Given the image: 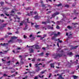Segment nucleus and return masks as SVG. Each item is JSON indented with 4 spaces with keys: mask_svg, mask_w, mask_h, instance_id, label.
Here are the masks:
<instances>
[{
    "mask_svg": "<svg viewBox=\"0 0 79 79\" xmlns=\"http://www.w3.org/2000/svg\"><path fill=\"white\" fill-rule=\"evenodd\" d=\"M11 38L12 39L8 41L9 43L12 44L13 43H14V42H16V41L14 39H17L18 37H17L16 36H13L11 37Z\"/></svg>",
    "mask_w": 79,
    "mask_h": 79,
    "instance_id": "nucleus-1",
    "label": "nucleus"
},
{
    "mask_svg": "<svg viewBox=\"0 0 79 79\" xmlns=\"http://www.w3.org/2000/svg\"><path fill=\"white\" fill-rule=\"evenodd\" d=\"M34 47H35L36 49H40V48L39 47V46L35 44L33 45V46H29V47H32V48H33Z\"/></svg>",
    "mask_w": 79,
    "mask_h": 79,
    "instance_id": "nucleus-2",
    "label": "nucleus"
},
{
    "mask_svg": "<svg viewBox=\"0 0 79 79\" xmlns=\"http://www.w3.org/2000/svg\"><path fill=\"white\" fill-rule=\"evenodd\" d=\"M63 56V54H56V56L55 57H54V58H59L60 57H61V56Z\"/></svg>",
    "mask_w": 79,
    "mask_h": 79,
    "instance_id": "nucleus-3",
    "label": "nucleus"
},
{
    "mask_svg": "<svg viewBox=\"0 0 79 79\" xmlns=\"http://www.w3.org/2000/svg\"><path fill=\"white\" fill-rule=\"evenodd\" d=\"M46 70H44L43 71H42L40 73V74L38 75V76H39V77L40 78H42L44 77V75H42V74H44L45 71H46Z\"/></svg>",
    "mask_w": 79,
    "mask_h": 79,
    "instance_id": "nucleus-4",
    "label": "nucleus"
},
{
    "mask_svg": "<svg viewBox=\"0 0 79 79\" xmlns=\"http://www.w3.org/2000/svg\"><path fill=\"white\" fill-rule=\"evenodd\" d=\"M42 7H45V8H47V7L52 8V6H50L48 4H42Z\"/></svg>",
    "mask_w": 79,
    "mask_h": 79,
    "instance_id": "nucleus-5",
    "label": "nucleus"
},
{
    "mask_svg": "<svg viewBox=\"0 0 79 79\" xmlns=\"http://www.w3.org/2000/svg\"><path fill=\"white\" fill-rule=\"evenodd\" d=\"M60 14V12H56L54 13L53 15H52V17H55L56 15Z\"/></svg>",
    "mask_w": 79,
    "mask_h": 79,
    "instance_id": "nucleus-6",
    "label": "nucleus"
},
{
    "mask_svg": "<svg viewBox=\"0 0 79 79\" xmlns=\"http://www.w3.org/2000/svg\"><path fill=\"white\" fill-rule=\"evenodd\" d=\"M0 45H1V46H3V47H6V46L8 45V43L6 44H5V43H4L3 44L1 43L0 44Z\"/></svg>",
    "mask_w": 79,
    "mask_h": 79,
    "instance_id": "nucleus-7",
    "label": "nucleus"
},
{
    "mask_svg": "<svg viewBox=\"0 0 79 79\" xmlns=\"http://www.w3.org/2000/svg\"><path fill=\"white\" fill-rule=\"evenodd\" d=\"M29 37L31 39V40H34L35 39V37L33 36L32 34L30 35Z\"/></svg>",
    "mask_w": 79,
    "mask_h": 79,
    "instance_id": "nucleus-8",
    "label": "nucleus"
},
{
    "mask_svg": "<svg viewBox=\"0 0 79 79\" xmlns=\"http://www.w3.org/2000/svg\"><path fill=\"white\" fill-rule=\"evenodd\" d=\"M78 46H77L75 47L72 46L71 48H70V50H72L73 49H76V48H77Z\"/></svg>",
    "mask_w": 79,
    "mask_h": 79,
    "instance_id": "nucleus-9",
    "label": "nucleus"
},
{
    "mask_svg": "<svg viewBox=\"0 0 79 79\" xmlns=\"http://www.w3.org/2000/svg\"><path fill=\"white\" fill-rule=\"evenodd\" d=\"M14 15H15V11H14V10H12L10 12V15H11V16H14Z\"/></svg>",
    "mask_w": 79,
    "mask_h": 79,
    "instance_id": "nucleus-10",
    "label": "nucleus"
},
{
    "mask_svg": "<svg viewBox=\"0 0 79 79\" xmlns=\"http://www.w3.org/2000/svg\"><path fill=\"white\" fill-rule=\"evenodd\" d=\"M40 18V17L38 16V15H36L34 17V18L35 19H39V18Z\"/></svg>",
    "mask_w": 79,
    "mask_h": 79,
    "instance_id": "nucleus-11",
    "label": "nucleus"
},
{
    "mask_svg": "<svg viewBox=\"0 0 79 79\" xmlns=\"http://www.w3.org/2000/svg\"><path fill=\"white\" fill-rule=\"evenodd\" d=\"M40 64H41V65H42V64L40 63V64H35V68H37V67H38H38H38V65L39 66V65H40Z\"/></svg>",
    "mask_w": 79,
    "mask_h": 79,
    "instance_id": "nucleus-12",
    "label": "nucleus"
},
{
    "mask_svg": "<svg viewBox=\"0 0 79 79\" xmlns=\"http://www.w3.org/2000/svg\"><path fill=\"white\" fill-rule=\"evenodd\" d=\"M52 40H54L55 41H57V39H56V37L55 36H54L52 38Z\"/></svg>",
    "mask_w": 79,
    "mask_h": 79,
    "instance_id": "nucleus-13",
    "label": "nucleus"
},
{
    "mask_svg": "<svg viewBox=\"0 0 79 79\" xmlns=\"http://www.w3.org/2000/svg\"><path fill=\"white\" fill-rule=\"evenodd\" d=\"M30 53H34V50L32 49H29Z\"/></svg>",
    "mask_w": 79,
    "mask_h": 79,
    "instance_id": "nucleus-14",
    "label": "nucleus"
},
{
    "mask_svg": "<svg viewBox=\"0 0 79 79\" xmlns=\"http://www.w3.org/2000/svg\"><path fill=\"white\" fill-rule=\"evenodd\" d=\"M32 16V15H33V11H30V14H28V15L29 16Z\"/></svg>",
    "mask_w": 79,
    "mask_h": 79,
    "instance_id": "nucleus-15",
    "label": "nucleus"
},
{
    "mask_svg": "<svg viewBox=\"0 0 79 79\" xmlns=\"http://www.w3.org/2000/svg\"><path fill=\"white\" fill-rule=\"evenodd\" d=\"M7 24H8V23H3L2 24V26L3 27H5L6 26Z\"/></svg>",
    "mask_w": 79,
    "mask_h": 79,
    "instance_id": "nucleus-16",
    "label": "nucleus"
},
{
    "mask_svg": "<svg viewBox=\"0 0 79 79\" xmlns=\"http://www.w3.org/2000/svg\"><path fill=\"white\" fill-rule=\"evenodd\" d=\"M38 55L40 56H42L44 55V52H42V53L38 54Z\"/></svg>",
    "mask_w": 79,
    "mask_h": 79,
    "instance_id": "nucleus-17",
    "label": "nucleus"
},
{
    "mask_svg": "<svg viewBox=\"0 0 79 79\" xmlns=\"http://www.w3.org/2000/svg\"><path fill=\"white\" fill-rule=\"evenodd\" d=\"M54 63H53V64H51L50 65H51V68H54Z\"/></svg>",
    "mask_w": 79,
    "mask_h": 79,
    "instance_id": "nucleus-18",
    "label": "nucleus"
},
{
    "mask_svg": "<svg viewBox=\"0 0 79 79\" xmlns=\"http://www.w3.org/2000/svg\"><path fill=\"white\" fill-rule=\"evenodd\" d=\"M60 79H63V78L62 77V75H60L58 78V79H60Z\"/></svg>",
    "mask_w": 79,
    "mask_h": 79,
    "instance_id": "nucleus-19",
    "label": "nucleus"
},
{
    "mask_svg": "<svg viewBox=\"0 0 79 79\" xmlns=\"http://www.w3.org/2000/svg\"><path fill=\"white\" fill-rule=\"evenodd\" d=\"M60 32H58V33L54 34V36H58V35H60Z\"/></svg>",
    "mask_w": 79,
    "mask_h": 79,
    "instance_id": "nucleus-20",
    "label": "nucleus"
},
{
    "mask_svg": "<svg viewBox=\"0 0 79 79\" xmlns=\"http://www.w3.org/2000/svg\"><path fill=\"white\" fill-rule=\"evenodd\" d=\"M11 71L10 72L11 73H15V69H12V70H11Z\"/></svg>",
    "mask_w": 79,
    "mask_h": 79,
    "instance_id": "nucleus-21",
    "label": "nucleus"
},
{
    "mask_svg": "<svg viewBox=\"0 0 79 79\" xmlns=\"http://www.w3.org/2000/svg\"><path fill=\"white\" fill-rule=\"evenodd\" d=\"M73 77L74 79H77L78 77L76 76L73 75Z\"/></svg>",
    "mask_w": 79,
    "mask_h": 79,
    "instance_id": "nucleus-22",
    "label": "nucleus"
},
{
    "mask_svg": "<svg viewBox=\"0 0 79 79\" xmlns=\"http://www.w3.org/2000/svg\"><path fill=\"white\" fill-rule=\"evenodd\" d=\"M67 55H73V53H72V52H71L70 53H68Z\"/></svg>",
    "mask_w": 79,
    "mask_h": 79,
    "instance_id": "nucleus-23",
    "label": "nucleus"
},
{
    "mask_svg": "<svg viewBox=\"0 0 79 79\" xmlns=\"http://www.w3.org/2000/svg\"><path fill=\"white\" fill-rule=\"evenodd\" d=\"M38 69L36 70V72H37V73H38V72H39V70H40V67H38Z\"/></svg>",
    "mask_w": 79,
    "mask_h": 79,
    "instance_id": "nucleus-24",
    "label": "nucleus"
},
{
    "mask_svg": "<svg viewBox=\"0 0 79 79\" xmlns=\"http://www.w3.org/2000/svg\"><path fill=\"white\" fill-rule=\"evenodd\" d=\"M3 29V27H0V31H2Z\"/></svg>",
    "mask_w": 79,
    "mask_h": 79,
    "instance_id": "nucleus-25",
    "label": "nucleus"
},
{
    "mask_svg": "<svg viewBox=\"0 0 79 79\" xmlns=\"http://www.w3.org/2000/svg\"><path fill=\"white\" fill-rule=\"evenodd\" d=\"M26 22L28 23H31V22H29V18H27V19L26 20Z\"/></svg>",
    "mask_w": 79,
    "mask_h": 79,
    "instance_id": "nucleus-26",
    "label": "nucleus"
},
{
    "mask_svg": "<svg viewBox=\"0 0 79 79\" xmlns=\"http://www.w3.org/2000/svg\"><path fill=\"white\" fill-rule=\"evenodd\" d=\"M31 10V7H29L27 8H26V10Z\"/></svg>",
    "mask_w": 79,
    "mask_h": 79,
    "instance_id": "nucleus-27",
    "label": "nucleus"
},
{
    "mask_svg": "<svg viewBox=\"0 0 79 79\" xmlns=\"http://www.w3.org/2000/svg\"><path fill=\"white\" fill-rule=\"evenodd\" d=\"M23 58H22L21 59V62L22 64H24V62L23 61Z\"/></svg>",
    "mask_w": 79,
    "mask_h": 79,
    "instance_id": "nucleus-28",
    "label": "nucleus"
},
{
    "mask_svg": "<svg viewBox=\"0 0 79 79\" xmlns=\"http://www.w3.org/2000/svg\"><path fill=\"white\" fill-rule=\"evenodd\" d=\"M70 35H72V34H70L69 35V36L68 37V38H69V39H71L72 38V37H70Z\"/></svg>",
    "mask_w": 79,
    "mask_h": 79,
    "instance_id": "nucleus-29",
    "label": "nucleus"
},
{
    "mask_svg": "<svg viewBox=\"0 0 79 79\" xmlns=\"http://www.w3.org/2000/svg\"><path fill=\"white\" fill-rule=\"evenodd\" d=\"M27 26H26L23 29V30L26 31V30H27Z\"/></svg>",
    "mask_w": 79,
    "mask_h": 79,
    "instance_id": "nucleus-30",
    "label": "nucleus"
},
{
    "mask_svg": "<svg viewBox=\"0 0 79 79\" xmlns=\"http://www.w3.org/2000/svg\"><path fill=\"white\" fill-rule=\"evenodd\" d=\"M42 23L43 24H46L47 23V22H43Z\"/></svg>",
    "mask_w": 79,
    "mask_h": 79,
    "instance_id": "nucleus-31",
    "label": "nucleus"
},
{
    "mask_svg": "<svg viewBox=\"0 0 79 79\" xmlns=\"http://www.w3.org/2000/svg\"><path fill=\"white\" fill-rule=\"evenodd\" d=\"M35 28H37V27H39V25H36L35 26Z\"/></svg>",
    "mask_w": 79,
    "mask_h": 79,
    "instance_id": "nucleus-32",
    "label": "nucleus"
},
{
    "mask_svg": "<svg viewBox=\"0 0 79 79\" xmlns=\"http://www.w3.org/2000/svg\"><path fill=\"white\" fill-rule=\"evenodd\" d=\"M17 40L18 42H19V43L22 42V40H19V39H17Z\"/></svg>",
    "mask_w": 79,
    "mask_h": 79,
    "instance_id": "nucleus-33",
    "label": "nucleus"
},
{
    "mask_svg": "<svg viewBox=\"0 0 79 79\" xmlns=\"http://www.w3.org/2000/svg\"><path fill=\"white\" fill-rule=\"evenodd\" d=\"M69 6L68 5H65V7H66L67 8H69Z\"/></svg>",
    "mask_w": 79,
    "mask_h": 79,
    "instance_id": "nucleus-34",
    "label": "nucleus"
},
{
    "mask_svg": "<svg viewBox=\"0 0 79 79\" xmlns=\"http://www.w3.org/2000/svg\"><path fill=\"white\" fill-rule=\"evenodd\" d=\"M16 50H21V48H19L18 47H17V48H16Z\"/></svg>",
    "mask_w": 79,
    "mask_h": 79,
    "instance_id": "nucleus-35",
    "label": "nucleus"
},
{
    "mask_svg": "<svg viewBox=\"0 0 79 79\" xmlns=\"http://www.w3.org/2000/svg\"><path fill=\"white\" fill-rule=\"evenodd\" d=\"M50 33H51V35H53L54 33L53 32H50Z\"/></svg>",
    "mask_w": 79,
    "mask_h": 79,
    "instance_id": "nucleus-36",
    "label": "nucleus"
},
{
    "mask_svg": "<svg viewBox=\"0 0 79 79\" xmlns=\"http://www.w3.org/2000/svg\"><path fill=\"white\" fill-rule=\"evenodd\" d=\"M4 21L3 20H2L0 19V23H3Z\"/></svg>",
    "mask_w": 79,
    "mask_h": 79,
    "instance_id": "nucleus-37",
    "label": "nucleus"
},
{
    "mask_svg": "<svg viewBox=\"0 0 79 79\" xmlns=\"http://www.w3.org/2000/svg\"><path fill=\"white\" fill-rule=\"evenodd\" d=\"M39 78V77L37 76H36L34 78V79H38Z\"/></svg>",
    "mask_w": 79,
    "mask_h": 79,
    "instance_id": "nucleus-38",
    "label": "nucleus"
},
{
    "mask_svg": "<svg viewBox=\"0 0 79 79\" xmlns=\"http://www.w3.org/2000/svg\"><path fill=\"white\" fill-rule=\"evenodd\" d=\"M42 29H45V30H47V28H46L45 27H42Z\"/></svg>",
    "mask_w": 79,
    "mask_h": 79,
    "instance_id": "nucleus-39",
    "label": "nucleus"
},
{
    "mask_svg": "<svg viewBox=\"0 0 79 79\" xmlns=\"http://www.w3.org/2000/svg\"><path fill=\"white\" fill-rule=\"evenodd\" d=\"M15 17L16 18H17V19H20V18H18V16L16 15H15Z\"/></svg>",
    "mask_w": 79,
    "mask_h": 79,
    "instance_id": "nucleus-40",
    "label": "nucleus"
},
{
    "mask_svg": "<svg viewBox=\"0 0 79 79\" xmlns=\"http://www.w3.org/2000/svg\"><path fill=\"white\" fill-rule=\"evenodd\" d=\"M8 51H9V50H7V51H4V52H4V54L5 53H7V52H8Z\"/></svg>",
    "mask_w": 79,
    "mask_h": 79,
    "instance_id": "nucleus-41",
    "label": "nucleus"
},
{
    "mask_svg": "<svg viewBox=\"0 0 79 79\" xmlns=\"http://www.w3.org/2000/svg\"><path fill=\"white\" fill-rule=\"evenodd\" d=\"M31 61H35V59L33 58Z\"/></svg>",
    "mask_w": 79,
    "mask_h": 79,
    "instance_id": "nucleus-42",
    "label": "nucleus"
},
{
    "mask_svg": "<svg viewBox=\"0 0 79 79\" xmlns=\"http://www.w3.org/2000/svg\"><path fill=\"white\" fill-rule=\"evenodd\" d=\"M30 76L33 77V76H34V75L32 74V73H30Z\"/></svg>",
    "mask_w": 79,
    "mask_h": 79,
    "instance_id": "nucleus-43",
    "label": "nucleus"
},
{
    "mask_svg": "<svg viewBox=\"0 0 79 79\" xmlns=\"http://www.w3.org/2000/svg\"><path fill=\"white\" fill-rule=\"evenodd\" d=\"M23 37L24 39H26L27 38V36H26V35H24Z\"/></svg>",
    "mask_w": 79,
    "mask_h": 79,
    "instance_id": "nucleus-44",
    "label": "nucleus"
},
{
    "mask_svg": "<svg viewBox=\"0 0 79 79\" xmlns=\"http://www.w3.org/2000/svg\"><path fill=\"white\" fill-rule=\"evenodd\" d=\"M31 74H35V72L34 71L32 72L31 73Z\"/></svg>",
    "mask_w": 79,
    "mask_h": 79,
    "instance_id": "nucleus-45",
    "label": "nucleus"
},
{
    "mask_svg": "<svg viewBox=\"0 0 79 79\" xmlns=\"http://www.w3.org/2000/svg\"><path fill=\"white\" fill-rule=\"evenodd\" d=\"M50 23V21L49 20H48L47 22H46V23Z\"/></svg>",
    "mask_w": 79,
    "mask_h": 79,
    "instance_id": "nucleus-46",
    "label": "nucleus"
},
{
    "mask_svg": "<svg viewBox=\"0 0 79 79\" xmlns=\"http://www.w3.org/2000/svg\"><path fill=\"white\" fill-rule=\"evenodd\" d=\"M56 29H60V27L58 26H57L56 27Z\"/></svg>",
    "mask_w": 79,
    "mask_h": 79,
    "instance_id": "nucleus-47",
    "label": "nucleus"
},
{
    "mask_svg": "<svg viewBox=\"0 0 79 79\" xmlns=\"http://www.w3.org/2000/svg\"><path fill=\"white\" fill-rule=\"evenodd\" d=\"M61 5H62L61 4H59L57 5V6H61Z\"/></svg>",
    "mask_w": 79,
    "mask_h": 79,
    "instance_id": "nucleus-48",
    "label": "nucleus"
},
{
    "mask_svg": "<svg viewBox=\"0 0 79 79\" xmlns=\"http://www.w3.org/2000/svg\"><path fill=\"white\" fill-rule=\"evenodd\" d=\"M51 27V26H48V29H50Z\"/></svg>",
    "mask_w": 79,
    "mask_h": 79,
    "instance_id": "nucleus-49",
    "label": "nucleus"
},
{
    "mask_svg": "<svg viewBox=\"0 0 79 79\" xmlns=\"http://www.w3.org/2000/svg\"><path fill=\"white\" fill-rule=\"evenodd\" d=\"M67 28H68L69 29H71V27L70 26H69L67 27Z\"/></svg>",
    "mask_w": 79,
    "mask_h": 79,
    "instance_id": "nucleus-50",
    "label": "nucleus"
},
{
    "mask_svg": "<svg viewBox=\"0 0 79 79\" xmlns=\"http://www.w3.org/2000/svg\"><path fill=\"white\" fill-rule=\"evenodd\" d=\"M1 16H5L4 15H3V14H1L0 15Z\"/></svg>",
    "mask_w": 79,
    "mask_h": 79,
    "instance_id": "nucleus-51",
    "label": "nucleus"
},
{
    "mask_svg": "<svg viewBox=\"0 0 79 79\" xmlns=\"http://www.w3.org/2000/svg\"><path fill=\"white\" fill-rule=\"evenodd\" d=\"M3 76L5 77V76H7V75H6V74H3Z\"/></svg>",
    "mask_w": 79,
    "mask_h": 79,
    "instance_id": "nucleus-52",
    "label": "nucleus"
},
{
    "mask_svg": "<svg viewBox=\"0 0 79 79\" xmlns=\"http://www.w3.org/2000/svg\"><path fill=\"white\" fill-rule=\"evenodd\" d=\"M58 40L59 41L60 43H61V42H62V41H61V40H60V39H58Z\"/></svg>",
    "mask_w": 79,
    "mask_h": 79,
    "instance_id": "nucleus-53",
    "label": "nucleus"
},
{
    "mask_svg": "<svg viewBox=\"0 0 79 79\" xmlns=\"http://www.w3.org/2000/svg\"><path fill=\"white\" fill-rule=\"evenodd\" d=\"M27 76L23 78V79H27Z\"/></svg>",
    "mask_w": 79,
    "mask_h": 79,
    "instance_id": "nucleus-54",
    "label": "nucleus"
},
{
    "mask_svg": "<svg viewBox=\"0 0 79 79\" xmlns=\"http://www.w3.org/2000/svg\"><path fill=\"white\" fill-rule=\"evenodd\" d=\"M44 37H41L40 38V40H42L43 39H44Z\"/></svg>",
    "mask_w": 79,
    "mask_h": 79,
    "instance_id": "nucleus-55",
    "label": "nucleus"
},
{
    "mask_svg": "<svg viewBox=\"0 0 79 79\" xmlns=\"http://www.w3.org/2000/svg\"><path fill=\"white\" fill-rule=\"evenodd\" d=\"M18 15H21V13H20V12H18Z\"/></svg>",
    "mask_w": 79,
    "mask_h": 79,
    "instance_id": "nucleus-56",
    "label": "nucleus"
},
{
    "mask_svg": "<svg viewBox=\"0 0 79 79\" xmlns=\"http://www.w3.org/2000/svg\"><path fill=\"white\" fill-rule=\"evenodd\" d=\"M52 61H53V60H51L49 61L48 62V63H51V62H52Z\"/></svg>",
    "mask_w": 79,
    "mask_h": 79,
    "instance_id": "nucleus-57",
    "label": "nucleus"
},
{
    "mask_svg": "<svg viewBox=\"0 0 79 79\" xmlns=\"http://www.w3.org/2000/svg\"><path fill=\"white\" fill-rule=\"evenodd\" d=\"M15 33L16 34H19V31H18L15 32Z\"/></svg>",
    "mask_w": 79,
    "mask_h": 79,
    "instance_id": "nucleus-58",
    "label": "nucleus"
},
{
    "mask_svg": "<svg viewBox=\"0 0 79 79\" xmlns=\"http://www.w3.org/2000/svg\"><path fill=\"white\" fill-rule=\"evenodd\" d=\"M4 9H6V10H9V9H10V8H4Z\"/></svg>",
    "mask_w": 79,
    "mask_h": 79,
    "instance_id": "nucleus-59",
    "label": "nucleus"
},
{
    "mask_svg": "<svg viewBox=\"0 0 79 79\" xmlns=\"http://www.w3.org/2000/svg\"><path fill=\"white\" fill-rule=\"evenodd\" d=\"M40 59L39 58L37 60V61H40Z\"/></svg>",
    "mask_w": 79,
    "mask_h": 79,
    "instance_id": "nucleus-60",
    "label": "nucleus"
},
{
    "mask_svg": "<svg viewBox=\"0 0 79 79\" xmlns=\"http://www.w3.org/2000/svg\"><path fill=\"white\" fill-rule=\"evenodd\" d=\"M5 15H6V16H9L10 15L9 14H6V13Z\"/></svg>",
    "mask_w": 79,
    "mask_h": 79,
    "instance_id": "nucleus-61",
    "label": "nucleus"
},
{
    "mask_svg": "<svg viewBox=\"0 0 79 79\" xmlns=\"http://www.w3.org/2000/svg\"><path fill=\"white\" fill-rule=\"evenodd\" d=\"M1 4L2 5H3V2H0Z\"/></svg>",
    "mask_w": 79,
    "mask_h": 79,
    "instance_id": "nucleus-62",
    "label": "nucleus"
},
{
    "mask_svg": "<svg viewBox=\"0 0 79 79\" xmlns=\"http://www.w3.org/2000/svg\"><path fill=\"white\" fill-rule=\"evenodd\" d=\"M14 76H15V74L11 75V77H14Z\"/></svg>",
    "mask_w": 79,
    "mask_h": 79,
    "instance_id": "nucleus-63",
    "label": "nucleus"
},
{
    "mask_svg": "<svg viewBox=\"0 0 79 79\" xmlns=\"http://www.w3.org/2000/svg\"><path fill=\"white\" fill-rule=\"evenodd\" d=\"M40 3H41V4H42V3H43V1L42 0L40 1Z\"/></svg>",
    "mask_w": 79,
    "mask_h": 79,
    "instance_id": "nucleus-64",
    "label": "nucleus"
}]
</instances>
